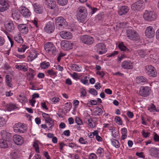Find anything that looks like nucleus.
<instances>
[{
	"label": "nucleus",
	"instance_id": "nucleus-55",
	"mask_svg": "<svg viewBox=\"0 0 159 159\" xmlns=\"http://www.w3.org/2000/svg\"><path fill=\"white\" fill-rule=\"evenodd\" d=\"M75 122L78 125H80L82 124V121L78 117H76Z\"/></svg>",
	"mask_w": 159,
	"mask_h": 159
},
{
	"label": "nucleus",
	"instance_id": "nucleus-49",
	"mask_svg": "<svg viewBox=\"0 0 159 159\" xmlns=\"http://www.w3.org/2000/svg\"><path fill=\"white\" fill-rule=\"evenodd\" d=\"M79 142L81 144H88V142L87 141L84 139L83 138L80 137L79 139Z\"/></svg>",
	"mask_w": 159,
	"mask_h": 159
},
{
	"label": "nucleus",
	"instance_id": "nucleus-23",
	"mask_svg": "<svg viewBox=\"0 0 159 159\" xmlns=\"http://www.w3.org/2000/svg\"><path fill=\"white\" fill-rule=\"evenodd\" d=\"M129 8L126 6L121 7L118 11V14L120 16L126 14L129 11Z\"/></svg>",
	"mask_w": 159,
	"mask_h": 159
},
{
	"label": "nucleus",
	"instance_id": "nucleus-26",
	"mask_svg": "<svg viewBox=\"0 0 159 159\" xmlns=\"http://www.w3.org/2000/svg\"><path fill=\"white\" fill-rule=\"evenodd\" d=\"M136 81L137 83L143 84L145 83H147L148 80L146 78L140 76L137 77L136 78Z\"/></svg>",
	"mask_w": 159,
	"mask_h": 159
},
{
	"label": "nucleus",
	"instance_id": "nucleus-47",
	"mask_svg": "<svg viewBox=\"0 0 159 159\" xmlns=\"http://www.w3.org/2000/svg\"><path fill=\"white\" fill-rule=\"evenodd\" d=\"M26 49V46L25 45H23L18 48V51L20 52H24Z\"/></svg>",
	"mask_w": 159,
	"mask_h": 159
},
{
	"label": "nucleus",
	"instance_id": "nucleus-60",
	"mask_svg": "<svg viewBox=\"0 0 159 159\" xmlns=\"http://www.w3.org/2000/svg\"><path fill=\"white\" fill-rule=\"evenodd\" d=\"M96 74L100 75V76L102 78L105 75L103 71H98L96 72Z\"/></svg>",
	"mask_w": 159,
	"mask_h": 159
},
{
	"label": "nucleus",
	"instance_id": "nucleus-28",
	"mask_svg": "<svg viewBox=\"0 0 159 159\" xmlns=\"http://www.w3.org/2000/svg\"><path fill=\"white\" fill-rule=\"evenodd\" d=\"M103 113L102 109L99 107L96 108L92 113L93 115L95 116H100Z\"/></svg>",
	"mask_w": 159,
	"mask_h": 159
},
{
	"label": "nucleus",
	"instance_id": "nucleus-53",
	"mask_svg": "<svg viewBox=\"0 0 159 159\" xmlns=\"http://www.w3.org/2000/svg\"><path fill=\"white\" fill-rule=\"evenodd\" d=\"M138 54L142 57H144L145 55V53L143 50H140L138 52Z\"/></svg>",
	"mask_w": 159,
	"mask_h": 159
},
{
	"label": "nucleus",
	"instance_id": "nucleus-61",
	"mask_svg": "<svg viewBox=\"0 0 159 159\" xmlns=\"http://www.w3.org/2000/svg\"><path fill=\"white\" fill-rule=\"evenodd\" d=\"M97 156L96 155L93 153H91L89 156V159H96Z\"/></svg>",
	"mask_w": 159,
	"mask_h": 159
},
{
	"label": "nucleus",
	"instance_id": "nucleus-3",
	"mask_svg": "<svg viewBox=\"0 0 159 159\" xmlns=\"http://www.w3.org/2000/svg\"><path fill=\"white\" fill-rule=\"evenodd\" d=\"M145 6L143 1L139 0L131 5V9L134 11H138L142 10L144 8Z\"/></svg>",
	"mask_w": 159,
	"mask_h": 159
},
{
	"label": "nucleus",
	"instance_id": "nucleus-11",
	"mask_svg": "<svg viewBox=\"0 0 159 159\" xmlns=\"http://www.w3.org/2000/svg\"><path fill=\"white\" fill-rule=\"evenodd\" d=\"M9 7L8 2L6 0H0V13L7 10Z\"/></svg>",
	"mask_w": 159,
	"mask_h": 159
},
{
	"label": "nucleus",
	"instance_id": "nucleus-30",
	"mask_svg": "<svg viewBox=\"0 0 159 159\" xmlns=\"http://www.w3.org/2000/svg\"><path fill=\"white\" fill-rule=\"evenodd\" d=\"M6 108L7 111H11L16 109L17 108V107L15 104L12 103H10L9 104L7 105Z\"/></svg>",
	"mask_w": 159,
	"mask_h": 159
},
{
	"label": "nucleus",
	"instance_id": "nucleus-59",
	"mask_svg": "<svg viewBox=\"0 0 159 159\" xmlns=\"http://www.w3.org/2000/svg\"><path fill=\"white\" fill-rule=\"evenodd\" d=\"M5 42V40L4 38L2 36H0V46L3 45Z\"/></svg>",
	"mask_w": 159,
	"mask_h": 159
},
{
	"label": "nucleus",
	"instance_id": "nucleus-62",
	"mask_svg": "<svg viewBox=\"0 0 159 159\" xmlns=\"http://www.w3.org/2000/svg\"><path fill=\"white\" fill-rule=\"evenodd\" d=\"M154 140L155 142H158L159 141V136L156 133L155 134L154 137Z\"/></svg>",
	"mask_w": 159,
	"mask_h": 159
},
{
	"label": "nucleus",
	"instance_id": "nucleus-37",
	"mask_svg": "<svg viewBox=\"0 0 159 159\" xmlns=\"http://www.w3.org/2000/svg\"><path fill=\"white\" fill-rule=\"evenodd\" d=\"M46 123L48 124V125L49 126V128L51 129L53 127L54 124V121L52 119L50 118L48 120L45 121Z\"/></svg>",
	"mask_w": 159,
	"mask_h": 159
},
{
	"label": "nucleus",
	"instance_id": "nucleus-7",
	"mask_svg": "<svg viewBox=\"0 0 159 159\" xmlns=\"http://www.w3.org/2000/svg\"><path fill=\"white\" fill-rule=\"evenodd\" d=\"M145 72L150 76L155 77L157 76V72L154 67L152 65H148L145 66Z\"/></svg>",
	"mask_w": 159,
	"mask_h": 159
},
{
	"label": "nucleus",
	"instance_id": "nucleus-29",
	"mask_svg": "<svg viewBox=\"0 0 159 159\" xmlns=\"http://www.w3.org/2000/svg\"><path fill=\"white\" fill-rule=\"evenodd\" d=\"M14 39L19 43H22L23 42V39L21 37V34L20 33L16 34L14 36Z\"/></svg>",
	"mask_w": 159,
	"mask_h": 159
},
{
	"label": "nucleus",
	"instance_id": "nucleus-50",
	"mask_svg": "<svg viewBox=\"0 0 159 159\" xmlns=\"http://www.w3.org/2000/svg\"><path fill=\"white\" fill-rule=\"evenodd\" d=\"M103 152L104 150L103 149L100 147L97 150V154L99 156H101L103 153Z\"/></svg>",
	"mask_w": 159,
	"mask_h": 159
},
{
	"label": "nucleus",
	"instance_id": "nucleus-2",
	"mask_svg": "<svg viewBox=\"0 0 159 159\" xmlns=\"http://www.w3.org/2000/svg\"><path fill=\"white\" fill-rule=\"evenodd\" d=\"M44 48L46 51L51 55L55 56L57 53V51L53 43L48 42L44 45Z\"/></svg>",
	"mask_w": 159,
	"mask_h": 159
},
{
	"label": "nucleus",
	"instance_id": "nucleus-20",
	"mask_svg": "<svg viewBox=\"0 0 159 159\" xmlns=\"http://www.w3.org/2000/svg\"><path fill=\"white\" fill-rule=\"evenodd\" d=\"M45 3L48 7L51 9L54 8L56 6V2L54 0H45Z\"/></svg>",
	"mask_w": 159,
	"mask_h": 159
},
{
	"label": "nucleus",
	"instance_id": "nucleus-44",
	"mask_svg": "<svg viewBox=\"0 0 159 159\" xmlns=\"http://www.w3.org/2000/svg\"><path fill=\"white\" fill-rule=\"evenodd\" d=\"M57 3L59 5L62 6L66 5L68 2L67 0H57Z\"/></svg>",
	"mask_w": 159,
	"mask_h": 159
},
{
	"label": "nucleus",
	"instance_id": "nucleus-38",
	"mask_svg": "<svg viewBox=\"0 0 159 159\" xmlns=\"http://www.w3.org/2000/svg\"><path fill=\"white\" fill-rule=\"evenodd\" d=\"M11 156L12 159H17L20 157V155L17 152H12L11 153Z\"/></svg>",
	"mask_w": 159,
	"mask_h": 159
},
{
	"label": "nucleus",
	"instance_id": "nucleus-6",
	"mask_svg": "<svg viewBox=\"0 0 159 159\" xmlns=\"http://www.w3.org/2000/svg\"><path fill=\"white\" fill-rule=\"evenodd\" d=\"M55 21L56 25L59 29L65 28L67 25L66 20L61 16L57 18Z\"/></svg>",
	"mask_w": 159,
	"mask_h": 159
},
{
	"label": "nucleus",
	"instance_id": "nucleus-13",
	"mask_svg": "<svg viewBox=\"0 0 159 159\" xmlns=\"http://www.w3.org/2000/svg\"><path fill=\"white\" fill-rule=\"evenodd\" d=\"M145 33L146 36L149 38H152L155 35L154 29L151 26H149L147 27Z\"/></svg>",
	"mask_w": 159,
	"mask_h": 159
},
{
	"label": "nucleus",
	"instance_id": "nucleus-5",
	"mask_svg": "<svg viewBox=\"0 0 159 159\" xmlns=\"http://www.w3.org/2000/svg\"><path fill=\"white\" fill-rule=\"evenodd\" d=\"M127 35L129 39L132 40H138L139 36L138 33L134 30H129L126 31Z\"/></svg>",
	"mask_w": 159,
	"mask_h": 159
},
{
	"label": "nucleus",
	"instance_id": "nucleus-10",
	"mask_svg": "<svg viewBox=\"0 0 159 159\" xmlns=\"http://www.w3.org/2000/svg\"><path fill=\"white\" fill-rule=\"evenodd\" d=\"M61 46L62 49L65 50H68L72 48L73 44L70 42L64 40L61 41Z\"/></svg>",
	"mask_w": 159,
	"mask_h": 159
},
{
	"label": "nucleus",
	"instance_id": "nucleus-54",
	"mask_svg": "<svg viewBox=\"0 0 159 159\" xmlns=\"http://www.w3.org/2000/svg\"><path fill=\"white\" fill-rule=\"evenodd\" d=\"M33 146L35 148V151L39 153V147L38 144L36 143H34L33 144Z\"/></svg>",
	"mask_w": 159,
	"mask_h": 159
},
{
	"label": "nucleus",
	"instance_id": "nucleus-14",
	"mask_svg": "<svg viewBox=\"0 0 159 159\" xmlns=\"http://www.w3.org/2000/svg\"><path fill=\"white\" fill-rule=\"evenodd\" d=\"M19 11L21 15L25 18H28L31 15V13L30 10L25 7H20Z\"/></svg>",
	"mask_w": 159,
	"mask_h": 159
},
{
	"label": "nucleus",
	"instance_id": "nucleus-32",
	"mask_svg": "<svg viewBox=\"0 0 159 159\" xmlns=\"http://www.w3.org/2000/svg\"><path fill=\"white\" fill-rule=\"evenodd\" d=\"M16 68L19 70H22L24 72L28 70V66L24 65L23 64L16 65Z\"/></svg>",
	"mask_w": 159,
	"mask_h": 159
},
{
	"label": "nucleus",
	"instance_id": "nucleus-43",
	"mask_svg": "<svg viewBox=\"0 0 159 159\" xmlns=\"http://www.w3.org/2000/svg\"><path fill=\"white\" fill-rule=\"evenodd\" d=\"M115 121L117 124L122 125V121L120 118L118 116H116L115 118Z\"/></svg>",
	"mask_w": 159,
	"mask_h": 159
},
{
	"label": "nucleus",
	"instance_id": "nucleus-45",
	"mask_svg": "<svg viewBox=\"0 0 159 159\" xmlns=\"http://www.w3.org/2000/svg\"><path fill=\"white\" fill-rule=\"evenodd\" d=\"M89 92L92 94L96 96L98 94L97 91L94 89L90 88L89 89Z\"/></svg>",
	"mask_w": 159,
	"mask_h": 159
},
{
	"label": "nucleus",
	"instance_id": "nucleus-19",
	"mask_svg": "<svg viewBox=\"0 0 159 159\" xmlns=\"http://www.w3.org/2000/svg\"><path fill=\"white\" fill-rule=\"evenodd\" d=\"M60 34V36L64 39H70L72 37V35L70 32L65 31H61Z\"/></svg>",
	"mask_w": 159,
	"mask_h": 159
},
{
	"label": "nucleus",
	"instance_id": "nucleus-33",
	"mask_svg": "<svg viewBox=\"0 0 159 159\" xmlns=\"http://www.w3.org/2000/svg\"><path fill=\"white\" fill-rule=\"evenodd\" d=\"M37 53L35 52H32L28 56V59L30 61H32L37 57Z\"/></svg>",
	"mask_w": 159,
	"mask_h": 159
},
{
	"label": "nucleus",
	"instance_id": "nucleus-64",
	"mask_svg": "<svg viewBox=\"0 0 159 159\" xmlns=\"http://www.w3.org/2000/svg\"><path fill=\"white\" fill-rule=\"evenodd\" d=\"M72 78L74 79H78V76L76 73L74 72V73L71 75Z\"/></svg>",
	"mask_w": 159,
	"mask_h": 159
},
{
	"label": "nucleus",
	"instance_id": "nucleus-15",
	"mask_svg": "<svg viewBox=\"0 0 159 159\" xmlns=\"http://www.w3.org/2000/svg\"><path fill=\"white\" fill-rule=\"evenodd\" d=\"M121 66L124 69H132L133 67V63L129 60L125 61L122 62Z\"/></svg>",
	"mask_w": 159,
	"mask_h": 159
},
{
	"label": "nucleus",
	"instance_id": "nucleus-17",
	"mask_svg": "<svg viewBox=\"0 0 159 159\" xmlns=\"http://www.w3.org/2000/svg\"><path fill=\"white\" fill-rule=\"evenodd\" d=\"M54 24L51 22L48 23L44 28L45 30L48 33H52L54 31Z\"/></svg>",
	"mask_w": 159,
	"mask_h": 159
},
{
	"label": "nucleus",
	"instance_id": "nucleus-24",
	"mask_svg": "<svg viewBox=\"0 0 159 159\" xmlns=\"http://www.w3.org/2000/svg\"><path fill=\"white\" fill-rule=\"evenodd\" d=\"M34 11L37 14H41L43 11V8L39 4L34 3L33 5Z\"/></svg>",
	"mask_w": 159,
	"mask_h": 159
},
{
	"label": "nucleus",
	"instance_id": "nucleus-9",
	"mask_svg": "<svg viewBox=\"0 0 159 159\" xmlns=\"http://www.w3.org/2000/svg\"><path fill=\"white\" fill-rule=\"evenodd\" d=\"M80 40L82 43L89 45L93 44L94 41L93 37L87 35L81 36L80 38Z\"/></svg>",
	"mask_w": 159,
	"mask_h": 159
},
{
	"label": "nucleus",
	"instance_id": "nucleus-34",
	"mask_svg": "<svg viewBox=\"0 0 159 159\" xmlns=\"http://www.w3.org/2000/svg\"><path fill=\"white\" fill-rule=\"evenodd\" d=\"M70 67L71 69L74 71L79 72L81 71L80 67L77 65L72 64Z\"/></svg>",
	"mask_w": 159,
	"mask_h": 159
},
{
	"label": "nucleus",
	"instance_id": "nucleus-51",
	"mask_svg": "<svg viewBox=\"0 0 159 159\" xmlns=\"http://www.w3.org/2000/svg\"><path fill=\"white\" fill-rule=\"evenodd\" d=\"M48 74L51 76H55L56 75L57 72L54 71L52 70H49L48 71Z\"/></svg>",
	"mask_w": 159,
	"mask_h": 159
},
{
	"label": "nucleus",
	"instance_id": "nucleus-58",
	"mask_svg": "<svg viewBox=\"0 0 159 159\" xmlns=\"http://www.w3.org/2000/svg\"><path fill=\"white\" fill-rule=\"evenodd\" d=\"M136 155L140 158H144L145 157V156L144 154V153L143 152H137L136 153Z\"/></svg>",
	"mask_w": 159,
	"mask_h": 159
},
{
	"label": "nucleus",
	"instance_id": "nucleus-4",
	"mask_svg": "<svg viewBox=\"0 0 159 159\" xmlns=\"http://www.w3.org/2000/svg\"><path fill=\"white\" fill-rule=\"evenodd\" d=\"M14 131L17 133H23L26 131V127L20 123H16L13 126Z\"/></svg>",
	"mask_w": 159,
	"mask_h": 159
},
{
	"label": "nucleus",
	"instance_id": "nucleus-25",
	"mask_svg": "<svg viewBox=\"0 0 159 159\" xmlns=\"http://www.w3.org/2000/svg\"><path fill=\"white\" fill-rule=\"evenodd\" d=\"M118 47L119 49L122 51L127 53L130 52L129 50L124 45L122 42H121L119 43Z\"/></svg>",
	"mask_w": 159,
	"mask_h": 159
},
{
	"label": "nucleus",
	"instance_id": "nucleus-63",
	"mask_svg": "<svg viewBox=\"0 0 159 159\" xmlns=\"http://www.w3.org/2000/svg\"><path fill=\"white\" fill-rule=\"evenodd\" d=\"M118 54V52L117 51H115L113 53L110 54L108 57H114L116 55H117Z\"/></svg>",
	"mask_w": 159,
	"mask_h": 159
},
{
	"label": "nucleus",
	"instance_id": "nucleus-42",
	"mask_svg": "<svg viewBox=\"0 0 159 159\" xmlns=\"http://www.w3.org/2000/svg\"><path fill=\"white\" fill-rule=\"evenodd\" d=\"M88 124L89 127L91 128H94L95 127V125L94 122L93 123H92V122L93 121L92 119L90 118L88 120Z\"/></svg>",
	"mask_w": 159,
	"mask_h": 159
},
{
	"label": "nucleus",
	"instance_id": "nucleus-12",
	"mask_svg": "<svg viewBox=\"0 0 159 159\" xmlns=\"http://www.w3.org/2000/svg\"><path fill=\"white\" fill-rule=\"evenodd\" d=\"M150 89L148 87H142L139 90V94L143 97H147L148 96L150 93Z\"/></svg>",
	"mask_w": 159,
	"mask_h": 159
},
{
	"label": "nucleus",
	"instance_id": "nucleus-39",
	"mask_svg": "<svg viewBox=\"0 0 159 159\" xmlns=\"http://www.w3.org/2000/svg\"><path fill=\"white\" fill-rule=\"evenodd\" d=\"M1 134L3 139H7L9 137V134L4 130H2Z\"/></svg>",
	"mask_w": 159,
	"mask_h": 159
},
{
	"label": "nucleus",
	"instance_id": "nucleus-1",
	"mask_svg": "<svg viewBox=\"0 0 159 159\" xmlns=\"http://www.w3.org/2000/svg\"><path fill=\"white\" fill-rule=\"evenodd\" d=\"M88 16L86 8L83 6L80 7L77 11V18L80 22H84L86 20Z\"/></svg>",
	"mask_w": 159,
	"mask_h": 159
},
{
	"label": "nucleus",
	"instance_id": "nucleus-8",
	"mask_svg": "<svg viewBox=\"0 0 159 159\" xmlns=\"http://www.w3.org/2000/svg\"><path fill=\"white\" fill-rule=\"evenodd\" d=\"M143 17L146 20L149 21H152L156 19L157 18V15L154 12H147L144 14Z\"/></svg>",
	"mask_w": 159,
	"mask_h": 159
},
{
	"label": "nucleus",
	"instance_id": "nucleus-57",
	"mask_svg": "<svg viewBox=\"0 0 159 159\" xmlns=\"http://www.w3.org/2000/svg\"><path fill=\"white\" fill-rule=\"evenodd\" d=\"M80 93H81V96L83 97H85L86 96V92L84 89H80Z\"/></svg>",
	"mask_w": 159,
	"mask_h": 159
},
{
	"label": "nucleus",
	"instance_id": "nucleus-35",
	"mask_svg": "<svg viewBox=\"0 0 159 159\" xmlns=\"http://www.w3.org/2000/svg\"><path fill=\"white\" fill-rule=\"evenodd\" d=\"M12 17L15 20H18L20 17V15L17 11H12Z\"/></svg>",
	"mask_w": 159,
	"mask_h": 159
},
{
	"label": "nucleus",
	"instance_id": "nucleus-16",
	"mask_svg": "<svg viewBox=\"0 0 159 159\" xmlns=\"http://www.w3.org/2000/svg\"><path fill=\"white\" fill-rule=\"evenodd\" d=\"M96 47L99 54L104 53L107 51L105 46L103 43H100L97 44Z\"/></svg>",
	"mask_w": 159,
	"mask_h": 159
},
{
	"label": "nucleus",
	"instance_id": "nucleus-36",
	"mask_svg": "<svg viewBox=\"0 0 159 159\" xmlns=\"http://www.w3.org/2000/svg\"><path fill=\"white\" fill-rule=\"evenodd\" d=\"M8 142L6 140H3L0 143V148H7L8 146L7 143Z\"/></svg>",
	"mask_w": 159,
	"mask_h": 159
},
{
	"label": "nucleus",
	"instance_id": "nucleus-41",
	"mask_svg": "<svg viewBox=\"0 0 159 159\" xmlns=\"http://www.w3.org/2000/svg\"><path fill=\"white\" fill-rule=\"evenodd\" d=\"M50 66L49 62H46L45 61L43 62L40 64V67L42 69H46L47 68Z\"/></svg>",
	"mask_w": 159,
	"mask_h": 159
},
{
	"label": "nucleus",
	"instance_id": "nucleus-21",
	"mask_svg": "<svg viewBox=\"0 0 159 159\" xmlns=\"http://www.w3.org/2000/svg\"><path fill=\"white\" fill-rule=\"evenodd\" d=\"M150 154L155 158H159V149L155 148H151L149 151Z\"/></svg>",
	"mask_w": 159,
	"mask_h": 159
},
{
	"label": "nucleus",
	"instance_id": "nucleus-27",
	"mask_svg": "<svg viewBox=\"0 0 159 159\" xmlns=\"http://www.w3.org/2000/svg\"><path fill=\"white\" fill-rule=\"evenodd\" d=\"M6 30L9 32H11L14 29L13 24L11 22H8L5 25Z\"/></svg>",
	"mask_w": 159,
	"mask_h": 159
},
{
	"label": "nucleus",
	"instance_id": "nucleus-22",
	"mask_svg": "<svg viewBox=\"0 0 159 159\" xmlns=\"http://www.w3.org/2000/svg\"><path fill=\"white\" fill-rule=\"evenodd\" d=\"M18 29L22 33L26 34L28 32V28L26 24H20L18 26Z\"/></svg>",
	"mask_w": 159,
	"mask_h": 159
},
{
	"label": "nucleus",
	"instance_id": "nucleus-40",
	"mask_svg": "<svg viewBox=\"0 0 159 159\" xmlns=\"http://www.w3.org/2000/svg\"><path fill=\"white\" fill-rule=\"evenodd\" d=\"M111 141L112 145L116 148H117L120 147V144L118 140L112 139H111Z\"/></svg>",
	"mask_w": 159,
	"mask_h": 159
},
{
	"label": "nucleus",
	"instance_id": "nucleus-48",
	"mask_svg": "<svg viewBox=\"0 0 159 159\" xmlns=\"http://www.w3.org/2000/svg\"><path fill=\"white\" fill-rule=\"evenodd\" d=\"M42 115L43 117L45 119V121L50 118V115L49 114L43 112L42 113Z\"/></svg>",
	"mask_w": 159,
	"mask_h": 159
},
{
	"label": "nucleus",
	"instance_id": "nucleus-56",
	"mask_svg": "<svg viewBox=\"0 0 159 159\" xmlns=\"http://www.w3.org/2000/svg\"><path fill=\"white\" fill-rule=\"evenodd\" d=\"M142 134L144 138H147L149 136L150 133L149 132H145L144 130L142 132Z\"/></svg>",
	"mask_w": 159,
	"mask_h": 159
},
{
	"label": "nucleus",
	"instance_id": "nucleus-52",
	"mask_svg": "<svg viewBox=\"0 0 159 159\" xmlns=\"http://www.w3.org/2000/svg\"><path fill=\"white\" fill-rule=\"evenodd\" d=\"M148 110L151 112H154L155 111H157L155 106L153 104L151 105V107L148 109Z\"/></svg>",
	"mask_w": 159,
	"mask_h": 159
},
{
	"label": "nucleus",
	"instance_id": "nucleus-31",
	"mask_svg": "<svg viewBox=\"0 0 159 159\" xmlns=\"http://www.w3.org/2000/svg\"><path fill=\"white\" fill-rule=\"evenodd\" d=\"M6 82L7 85L10 87H12V84L11 83V78L9 75H6Z\"/></svg>",
	"mask_w": 159,
	"mask_h": 159
},
{
	"label": "nucleus",
	"instance_id": "nucleus-18",
	"mask_svg": "<svg viewBox=\"0 0 159 159\" xmlns=\"http://www.w3.org/2000/svg\"><path fill=\"white\" fill-rule=\"evenodd\" d=\"M13 140L15 143L17 145H21L23 143V139L20 135L16 134L13 137Z\"/></svg>",
	"mask_w": 159,
	"mask_h": 159
},
{
	"label": "nucleus",
	"instance_id": "nucleus-46",
	"mask_svg": "<svg viewBox=\"0 0 159 159\" xmlns=\"http://www.w3.org/2000/svg\"><path fill=\"white\" fill-rule=\"evenodd\" d=\"M6 121L4 118L0 116V127H2L6 124Z\"/></svg>",
	"mask_w": 159,
	"mask_h": 159
}]
</instances>
